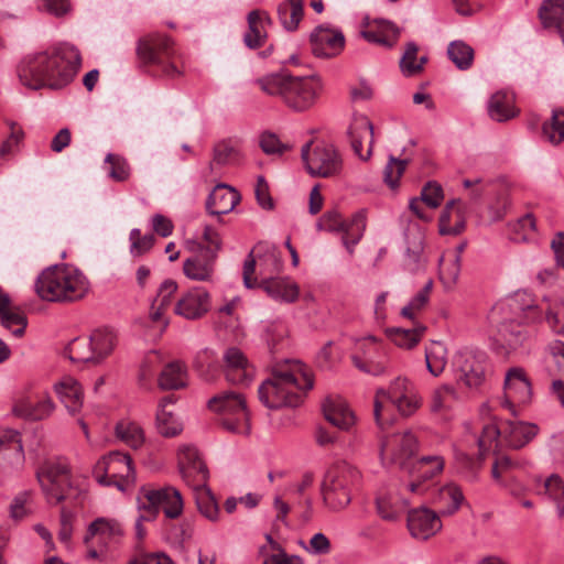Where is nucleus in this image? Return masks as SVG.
Segmentation results:
<instances>
[{"label":"nucleus","instance_id":"a878e982","mask_svg":"<svg viewBox=\"0 0 564 564\" xmlns=\"http://www.w3.org/2000/svg\"><path fill=\"white\" fill-rule=\"evenodd\" d=\"M124 535L122 523L115 518H96L87 528L84 543L89 544L95 538L104 545L119 542Z\"/></svg>","mask_w":564,"mask_h":564},{"label":"nucleus","instance_id":"a19ab883","mask_svg":"<svg viewBox=\"0 0 564 564\" xmlns=\"http://www.w3.org/2000/svg\"><path fill=\"white\" fill-rule=\"evenodd\" d=\"M177 290V283L174 280L166 279L158 290V295L152 302L150 318L154 323L163 321L165 308L171 304L172 295Z\"/></svg>","mask_w":564,"mask_h":564},{"label":"nucleus","instance_id":"58836bf2","mask_svg":"<svg viewBox=\"0 0 564 564\" xmlns=\"http://www.w3.org/2000/svg\"><path fill=\"white\" fill-rule=\"evenodd\" d=\"M267 544L260 546L259 553L263 557L262 564H303L300 556L289 555L285 551L267 535Z\"/></svg>","mask_w":564,"mask_h":564},{"label":"nucleus","instance_id":"13d9d810","mask_svg":"<svg viewBox=\"0 0 564 564\" xmlns=\"http://www.w3.org/2000/svg\"><path fill=\"white\" fill-rule=\"evenodd\" d=\"M438 500L445 505V509L442 512L453 514L459 509L464 495L457 485L448 484L440 489Z\"/></svg>","mask_w":564,"mask_h":564},{"label":"nucleus","instance_id":"ea45409f","mask_svg":"<svg viewBox=\"0 0 564 564\" xmlns=\"http://www.w3.org/2000/svg\"><path fill=\"white\" fill-rule=\"evenodd\" d=\"M270 23L271 21L267 12L258 10L249 12V48L259 47L264 43L267 26Z\"/></svg>","mask_w":564,"mask_h":564},{"label":"nucleus","instance_id":"c9c22d12","mask_svg":"<svg viewBox=\"0 0 564 564\" xmlns=\"http://www.w3.org/2000/svg\"><path fill=\"white\" fill-rule=\"evenodd\" d=\"M499 438L502 440V425L498 426L496 423H488L484 425L481 434L477 440L479 447V455L477 459H473L467 455H463L464 458L469 463L470 468L475 470V473L480 468L485 453L491 447L494 443H497Z\"/></svg>","mask_w":564,"mask_h":564},{"label":"nucleus","instance_id":"e433bc0d","mask_svg":"<svg viewBox=\"0 0 564 564\" xmlns=\"http://www.w3.org/2000/svg\"><path fill=\"white\" fill-rule=\"evenodd\" d=\"M488 113L491 119L503 122L516 117L517 111L513 107L512 95L498 91L494 94L488 104Z\"/></svg>","mask_w":564,"mask_h":564},{"label":"nucleus","instance_id":"338daca9","mask_svg":"<svg viewBox=\"0 0 564 564\" xmlns=\"http://www.w3.org/2000/svg\"><path fill=\"white\" fill-rule=\"evenodd\" d=\"M105 162L110 165L109 176L117 182H124L130 176V166L127 160L118 154L108 153Z\"/></svg>","mask_w":564,"mask_h":564},{"label":"nucleus","instance_id":"0eeeda50","mask_svg":"<svg viewBox=\"0 0 564 564\" xmlns=\"http://www.w3.org/2000/svg\"><path fill=\"white\" fill-rule=\"evenodd\" d=\"M138 508L135 521L142 524L154 521L161 508L166 518L176 519L183 511V499L181 492L171 486L159 489L143 487L138 496Z\"/></svg>","mask_w":564,"mask_h":564},{"label":"nucleus","instance_id":"c03bdc74","mask_svg":"<svg viewBox=\"0 0 564 564\" xmlns=\"http://www.w3.org/2000/svg\"><path fill=\"white\" fill-rule=\"evenodd\" d=\"M93 351L96 352V362L109 356L117 343L116 334L109 328L96 329L89 336Z\"/></svg>","mask_w":564,"mask_h":564},{"label":"nucleus","instance_id":"2eb2a0df","mask_svg":"<svg viewBox=\"0 0 564 564\" xmlns=\"http://www.w3.org/2000/svg\"><path fill=\"white\" fill-rule=\"evenodd\" d=\"M486 355L468 349L459 350L453 357L457 380L468 388H478L485 381Z\"/></svg>","mask_w":564,"mask_h":564},{"label":"nucleus","instance_id":"4be33fe9","mask_svg":"<svg viewBox=\"0 0 564 564\" xmlns=\"http://www.w3.org/2000/svg\"><path fill=\"white\" fill-rule=\"evenodd\" d=\"M210 307V294L200 286L192 288L184 293L175 305V313L186 319H197Z\"/></svg>","mask_w":564,"mask_h":564},{"label":"nucleus","instance_id":"5fc2aeb1","mask_svg":"<svg viewBox=\"0 0 564 564\" xmlns=\"http://www.w3.org/2000/svg\"><path fill=\"white\" fill-rule=\"evenodd\" d=\"M424 332V326H416L410 329L392 328L388 334L397 346L410 349L421 340Z\"/></svg>","mask_w":564,"mask_h":564},{"label":"nucleus","instance_id":"6e6d98bb","mask_svg":"<svg viewBox=\"0 0 564 564\" xmlns=\"http://www.w3.org/2000/svg\"><path fill=\"white\" fill-rule=\"evenodd\" d=\"M67 354L75 362H96V352L93 351L89 338H75L69 343Z\"/></svg>","mask_w":564,"mask_h":564},{"label":"nucleus","instance_id":"9b49d317","mask_svg":"<svg viewBox=\"0 0 564 564\" xmlns=\"http://www.w3.org/2000/svg\"><path fill=\"white\" fill-rule=\"evenodd\" d=\"M301 156L312 176L330 177L343 167V160L337 149L326 142H307L301 150Z\"/></svg>","mask_w":564,"mask_h":564},{"label":"nucleus","instance_id":"c85d7f7f","mask_svg":"<svg viewBox=\"0 0 564 564\" xmlns=\"http://www.w3.org/2000/svg\"><path fill=\"white\" fill-rule=\"evenodd\" d=\"M238 202L239 195L235 188L218 184L207 197L206 209L213 216H221L230 213Z\"/></svg>","mask_w":564,"mask_h":564},{"label":"nucleus","instance_id":"2f4dec72","mask_svg":"<svg viewBox=\"0 0 564 564\" xmlns=\"http://www.w3.org/2000/svg\"><path fill=\"white\" fill-rule=\"evenodd\" d=\"M325 419L339 430L347 431L355 424V415L347 403L339 398H327L323 403Z\"/></svg>","mask_w":564,"mask_h":564},{"label":"nucleus","instance_id":"72a5a7b5","mask_svg":"<svg viewBox=\"0 0 564 564\" xmlns=\"http://www.w3.org/2000/svg\"><path fill=\"white\" fill-rule=\"evenodd\" d=\"M54 409L55 404L50 397H44L35 403L25 398L15 403L13 412L18 416L37 421L48 417Z\"/></svg>","mask_w":564,"mask_h":564},{"label":"nucleus","instance_id":"e2e57ef3","mask_svg":"<svg viewBox=\"0 0 564 564\" xmlns=\"http://www.w3.org/2000/svg\"><path fill=\"white\" fill-rule=\"evenodd\" d=\"M156 423L160 433L166 437L175 436L182 430L174 413L164 408L158 410Z\"/></svg>","mask_w":564,"mask_h":564},{"label":"nucleus","instance_id":"f704fd0d","mask_svg":"<svg viewBox=\"0 0 564 564\" xmlns=\"http://www.w3.org/2000/svg\"><path fill=\"white\" fill-rule=\"evenodd\" d=\"M510 310L522 315V319L527 323H533L542 318V310L535 304L534 299L527 292H517L509 300Z\"/></svg>","mask_w":564,"mask_h":564},{"label":"nucleus","instance_id":"37998d69","mask_svg":"<svg viewBox=\"0 0 564 564\" xmlns=\"http://www.w3.org/2000/svg\"><path fill=\"white\" fill-rule=\"evenodd\" d=\"M455 206L456 200L448 202L440 216V232L442 235H458L465 229L462 213Z\"/></svg>","mask_w":564,"mask_h":564},{"label":"nucleus","instance_id":"0e129e2a","mask_svg":"<svg viewBox=\"0 0 564 564\" xmlns=\"http://www.w3.org/2000/svg\"><path fill=\"white\" fill-rule=\"evenodd\" d=\"M460 273V257L455 254L452 259H442L440 263V279L445 286H453Z\"/></svg>","mask_w":564,"mask_h":564},{"label":"nucleus","instance_id":"79ce46f5","mask_svg":"<svg viewBox=\"0 0 564 564\" xmlns=\"http://www.w3.org/2000/svg\"><path fill=\"white\" fill-rule=\"evenodd\" d=\"M303 0H285L278 7L281 24L288 31H295L303 19Z\"/></svg>","mask_w":564,"mask_h":564},{"label":"nucleus","instance_id":"a211bd4d","mask_svg":"<svg viewBox=\"0 0 564 564\" xmlns=\"http://www.w3.org/2000/svg\"><path fill=\"white\" fill-rule=\"evenodd\" d=\"M25 455L20 432L4 430L0 432V473L11 474L23 468Z\"/></svg>","mask_w":564,"mask_h":564},{"label":"nucleus","instance_id":"1a4fd4ad","mask_svg":"<svg viewBox=\"0 0 564 564\" xmlns=\"http://www.w3.org/2000/svg\"><path fill=\"white\" fill-rule=\"evenodd\" d=\"M93 473L100 485H115L120 490H126L135 482V471L131 457L118 451L101 457L96 463Z\"/></svg>","mask_w":564,"mask_h":564},{"label":"nucleus","instance_id":"20e7f679","mask_svg":"<svg viewBox=\"0 0 564 564\" xmlns=\"http://www.w3.org/2000/svg\"><path fill=\"white\" fill-rule=\"evenodd\" d=\"M89 290V281L77 268L55 264L46 268L35 281V292L48 302H75Z\"/></svg>","mask_w":564,"mask_h":564},{"label":"nucleus","instance_id":"f03ea898","mask_svg":"<svg viewBox=\"0 0 564 564\" xmlns=\"http://www.w3.org/2000/svg\"><path fill=\"white\" fill-rule=\"evenodd\" d=\"M314 386L310 369L300 360H285L273 367L272 375L259 388V399L269 409L297 406L303 393Z\"/></svg>","mask_w":564,"mask_h":564},{"label":"nucleus","instance_id":"603ef678","mask_svg":"<svg viewBox=\"0 0 564 564\" xmlns=\"http://www.w3.org/2000/svg\"><path fill=\"white\" fill-rule=\"evenodd\" d=\"M543 137L552 144H560L564 140V109H554L551 119L542 126Z\"/></svg>","mask_w":564,"mask_h":564},{"label":"nucleus","instance_id":"a18cd8bd","mask_svg":"<svg viewBox=\"0 0 564 564\" xmlns=\"http://www.w3.org/2000/svg\"><path fill=\"white\" fill-rule=\"evenodd\" d=\"M539 18L544 28L561 30L564 23V0H544L539 10Z\"/></svg>","mask_w":564,"mask_h":564},{"label":"nucleus","instance_id":"c756f323","mask_svg":"<svg viewBox=\"0 0 564 564\" xmlns=\"http://www.w3.org/2000/svg\"><path fill=\"white\" fill-rule=\"evenodd\" d=\"M223 369L226 380L231 384H239L247 378V357L236 347H227L223 355Z\"/></svg>","mask_w":564,"mask_h":564},{"label":"nucleus","instance_id":"4c0bfd02","mask_svg":"<svg viewBox=\"0 0 564 564\" xmlns=\"http://www.w3.org/2000/svg\"><path fill=\"white\" fill-rule=\"evenodd\" d=\"M186 386V368L180 361L167 364L160 373L159 387L162 390H177Z\"/></svg>","mask_w":564,"mask_h":564},{"label":"nucleus","instance_id":"7c9ffc66","mask_svg":"<svg viewBox=\"0 0 564 564\" xmlns=\"http://www.w3.org/2000/svg\"><path fill=\"white\" fill-rule=\"evenodd\" d=\"M54 390L70 415H76L80 412L83 408V389L76 379L65 377L55 383Z\"/></svg>","mask_w":564,"mask_h":564},{"label":"nucleus","instance_id":"5701e85b","mask_svg":"<svg viewBox=\"0 0 564 564\" xmlns=\"http://www.w3.org/2000/svg\"><path fill=\"white\" fill-rule=\"evenodd\" d=\"M408 529L413 538L427 540L442 529V521L431 509H413L408 514Z\"/></svg>","mask_w":564,"mask_h":564},{"label":"nucleus","instance_id":"b1692460","mask_svg":"<svg viewBox=\"0 0 564 564\" xmlns=\"http://www.w3.org/2000/svg\"><path fill=\"white\" fill-rule=\"evenodd\" d=\"M344 44L340 31L319 25L311 34L312 52L317 57H334L341 52Z\"/></svg>","mask_w":564,"mask_h":564},{"label":"nucleus","instance_id":"cd10ccee","mask_svg":"<svg viewBox=\"0 0 564 564\" xmlns=\"http://www.w3.org/2000/svg\"><path fill=\"white\" fill-rule=\"evenodd\" d=\"M539 427L522 421H506L502 424V442L510 448L519 449L535 437Z\"/></svg>","mask_w":564,"mask_h":564},{"label":"nucleus","instance_id":"052dcab7","mask_svg":"<svg viewBox=\"0 0 564 564\" xmlns=\"http://www.w3.org/2000/svg\"><path fill=\"white\" fill-rule=\"evenodd\" d=\"M417 46L414 43H409L405 47L404 54L400 61V67L402 73L406 76H412L419 73L423 64L426 62V57H421L420 63H416Z\"/></svg>","mask_w":564,"mask_h":564},{"label":"nucleus","instance_id":"f8f14e48","mask_svg":"<svg viewBox=\"0 0 564 564\" xmlns=\"http://www.w3.org/2000/svg\"><path fill=\"white\" fill-rule=\"evenodd\" d=\"M208 409L221 413V426L231 433H238L241 419L247 417V399L241 390H227L209 399Z\"/></svg>","mask_w":564,"mask_h":564},{"label":"nucleus","instance_id":"de8ad7c7","mask_svg":"<svg viewBox=\"0 0 564 564\" xmlns=\"http://www.w3.org/2000/svg\"><path fill=\"white\" fill-rule=\"evenodd\" d=\"M425 361L429 371L437 377L440 376L447 364V349L441 341H432L425 348Z\"/></svg>","mask_w":564,"mask_h":564},{"label":"nucleus","instance_id":"4d7b16f0","mask_svg":"<svg viewBox=\"0 0 564 564\" xmlns=\"http://www.w3.org/2000/svg\"><path fill=\"white\" fill-rule=\"evenodd\" d=\"M116 434L122 442L134 449L139 448L144 442L142 429L133 422L118 423Z\"/></svg>","mask_w":564,"mask_h":564},{"label":"nucleus","instance_id":"393cba45","mask_svg":"<svg viewBox=\"0 0 564 564\" xmlns=\"http://www.w3.org/2000/svg\"><path fill=\"white\" fill-rule=\"evenodd\" d=\"M519 467L520 464L518 460L502 455L496 458L491 468L492 479L514 497H521L525 491L524 486L520 484L513 475Z\"/></svg>","mask_w":564,"mask_h":564},{"label":"nucleus","instance_id":"3c124183","mask_svg":"<svg viewBox=\"0 0 564 564\" xmlns=\"http://www.w3.org/2000/svg\"><path fill=\"white\" fill-rule=\"evenodd\" d=\"M236 158L234 147L227 141H220L214 147L213 159L208 164L210 176L217 175L220 167L230 164Z\"/></svg>","mask_w":564,"mask_h":564},{"label":"nucleus","instance_id":"864d4df0","mask_svg":"<svg viewBox=\"0 0 564 564\" xmlns=\"http://www.w3.org/2000/svg\"><path fill=\"white\" fill-rule=\"evenodd\" d=\"M535 218L532 214H525L514 223L509 224L511 239L516 242L531 240L535 234Z\"/></svg>","mask_w":564,"mask_h":564},{"label":"nucleus","instance_id":"ddd939ff","mask_svg":"<svg viewBox=\"0 0 564 564\" xmlns=\"http://www.w3.org/2000/svg\"><path fill=\"white\" fill-rule=\"evenodd\" d=\"M316 227L318 230L343 232V245L352 253L366 229V212L359 210L349 221H345L338 212L329 210L318 219Z\"/></svg>","mask_w":564,"mask_h":564},{"label":"nucleus","instance_id":"f257e3e1","mask_svg":"<svg viewBox=\"0 0 564 564\" xmlns=\"http://www.w3.org/2000/svg\"><path fill=\"white\" fill-rule=\"evenodd\" d=\"M82 65L78 48L59 44L51 50L26 55L18 66L20 83L30 89L61 88L73 80Z\"/></svg>","mask_w":564,"mask_h":564},{"label":"nucleus","instance_id":"bf43d9fd","mask_svg":"<svg viewBox=\"0 0 564 564\" xmlns=\"http://www.w3.org/2000/svg\"><path fill=\"white\" fill-rule=\"evenodd\" d=\"M260 149L268 155H282L291 150V145L280 140L278 134L271 131H263L258 137Z\"/></svg>","mask_w":564,"mask_h":564},{"label":"nucleus","instance_id":"473e14b6","mask_svg":"<svg viewBox=\"0 0 564 564\" xmlns=\"http://www.w3.org/2000/svg\"><path fill=\"white\" fill-rule=\"evenodd\" d=\"M399 34V29L387 20H376L361 32L368 42L386 47H392L397 43Z\"/></svg>","mask_w":564,"mask_h":564},{"label":"nucleus","instance_id":"69168bd1","mask_svg":"<svg viewBox=\"0 0 564 564\" xmlns=\"http://www.w3.org/2000/svg\"><path fill=\"white\" fill-rule=\"evenodd\" d=\"M0 318H1V325L6 329L10 330L13 336H15V337L23 336L26 325H28L26 317L23 314L17 313V312H11L8 308H6L3 311V313L0 314Z\"/></svg>","mask_w":564,"mask_h":564},{"label":"nucleus","instance_id":"680f3d73","mask_svg":"<svg viewBox=\"0 0 564 564\" xmlns=\"http://www.w3.org/2000/svg\"><path fill=\"white\" fill-rule=\"evenodd\" d=\"M243 307V300L241 296L236 295L230 299L225 297L224 304L220 305L216 315L220 321L223 317H228L229 322H224L225 326H235L234 322L238 321V312Z\"/></svg>","mask_w":564,"mask_h":564},{"label":"nucleus","instance_id":"49530a36","mask_svg":"<svg viewBox=\"0 0 564 564\" xmlns=\"http://www.w3.org/2000/svg\"><path fill=\"white\" fill-rule=\"evenodd\" d=\"M444 458L438 455L423 456L414 464V475L420 482L427 481L440 475L444 469Z\"/></svg>","mask_w":564,"mask_h":564},{"label":"nucleus","instance_id":"423d86ee","mask_svg":"<svg viewBox=\"0 0 564 564\" xmlns=\"http://www.w3.org/2000/svg\"><path fill=\"white\" fill-rule=\"evenodd\" d=\"M386 401L393 404L402 416H411L422 404L415 386L408 378H395L388 389L380 388L376 391L373 415L379 426L383 425L382 411Z\"/></svg>","mask_w":564,"mask_h":564},{"label":"nucleus","instance_id":"4468645a","mask_svg":"<svg viewBox=\"0 0 564 564\" xmlns=\"http://www.w3.org/2000/svg\"><path fill=\"white\" fill-rule=\"evenodd\" d=\"M186 248L192 253L183 262L184 274L193 281L214 282L217 256L212 250H203L199 240H186Z\"/></svg>","mask_w":564,"mask_h":564},{"label":"nucleus","instance_id":"774afa93","mask_svg":"<svg viewBox=\"0 0 564 564\" xmlns=\"http://www.w3.org/2000/svg\"><path fill=\"white\" fill-rule=\"evenodd\" d=\"M408 160H400L394 158L393 155L389 156L388 163L383 170L384 182L391 187L394 188L400 177L405 171L408 165Z\"/></svg>","mask_w":564,"mask_h":564},{"label":"nucleus","instance_id":"9d476101","mask_svg":"<svg viewBox=\"0 0 564 564\" xmlns=\"http://www.w3.org/2000/svg\"><path fill=\"white\" fill-rule=\"evenodd\" d=\"M176 51L170 37L160 34H151L141 37L137 46V55L145 65L159 66L167 76L178 74L173 58Z\"/></svg>","mask_w":564,"mask_h":564},{"label":"nucleus","instance_id":"09e8293b","mask_svg":"<svg viewBox=\"0 0 564 564\" xmlns=\"http://www.w3.org/2000/svg\"><path fill=\"white\" fill-rule=\"evenodd\" d=\"M195 491V500L199 512L208 520L216 521L219 516L218 503L210 489L205 484L202 487L193 488Z\"/></svg>","mask_w":564,"mask_h":564},{"label":"nucleus","instance_id":"39448f33","mask_svg":"<svg viewBox=\"0 0 564 564\" xmlns=\"http://www.w3.org/2000/svg\"><path fill=\"white\" fill-rule=\"evenodd\" d=\"M359 470L347 462L333 464L322 484L324 503L333 511L345 509L351 501V491L359 482Z\"/></svg>","mask_w":564,"mask_h":564},{"label":"nucleus","instance_id":"412c9836","mask_svg":"<svg viewBox=\"0 0 564 564\" xmlns=\"http://www.w3.org/2000/svg\"><path fill=\"white\" fill-rule=\"evenodd\" d=\"M348 137L354 153L367 161L372 154L375 141L372 122L366 116L356 117L349 127Z\"/></svg>","mask_w":564,"mask_h":564},{"label":"nucleus","instance_id":"7ed1b4c3","mask_svg":"<svg viewBox=\"0 0 564 564\" xmlns=\"http://www.w3.org/2000/svg\"><path fill=\"white\" fill-rule=\"evenodd\" d=\"M254 86L269 96H278L294 111H305L317 100L323 84L318 76H292L273 73L254 80Z\"/></svg>","mask_w":564,"mask_h":564},{"label":"nucleus","instance_id":"8fccbe9b","mask_svg":"<svg viewBox=\"0 0 564 564\" xmlns=\"http://www.w3.org/2000/svg\"><path fill=\"white\" fill-rule=\"evenodd\" d=\"M448 58L460 70L470 68L474 61V50L463 41H453L447 47Z\"/></svg>","mask_w":564,"mask_h":564},{"label":"nucleus","instance_id":"aec40b11","mask_svg":"<svg viewBox=\"0 0 564 564\" xmlns=\"http://www.w3.org/2000/svg\"><path fill=\"white\" fill-rule=\"evenodd\" d=\"M178 467L183 479L193 488L207 484L209 477L207 466L194 446L184 445L180 448Z\"/></svg>","mask_w":564,"mask_h":564},{"label":"nucleus","instance_id":"dca6fc26","mask_svg":"<svg viewBox=\"0 0 564 564\" xmlns=\"http://www.w3.org/2000/svg\"><path fill=\"white\" fill-rule=\"evenodd\" d=\"M281 269L282 261L275 247L268 241L258 242L249 251V289L259 283L257 276L252 278L253 273L268 278L278 274Z\"/></svg>","mask_w":564,"mask_h":564},{"label":"nucleus","instance_id":"6ab92c4d","mask_svg":"<svg viewBox=\"0 0 564 564\" xmlns=\"http://www.w3.org/2000/svg\"><path fill=\"white\" fill-rule=\"evenodd\" d=\"M532 397L531 382L524 370L519 367L510 368L505 379V400L503 408H508L514 413V404H527Z\"/></svg>","mask_w":564,"mask_h":564},{"label":"nucleus","instance_id":"f3484780","mask_svg":"<svg viewBox=\"0 0 564 564\" xmlns=\"http://www.w3.org/2000/svg\"><path fill=\"white\" fill-rule=\"evenodd\" d=\"M416 451V436L411 431H404L387 436L381 443L380 453L383 462L404 467Z\"/></svg>","mask_w":564,"mask_h":564},{"label":"nucleus","instance_id":"6e6552de","mask_svg":"<svg viewBox=\"0 0 564 564\" xmlns=\"http://www.w3.org/2000/svg\"><path fill=\"white\" fill-rule=\"evenodd\" d=\"M36 479L50 505L63 502L72 488V471L62 459H46L36 469Z\"/></svg>","mask_w":564,"mask_h":564},{"label":"nucleus","instance_id":"bb28decb","mask_svg":"<svg viewBox=\"0 0 564 564\" xmlns=\"http://www.w3.org/2000/svg\"><path fill=\"white\" fill-rule=\"evenodd\" d=\"M256 288L262 289L270 297L283 303H294L300 296V286L290 276L262 278Z\"/></svg>","mask_w":564,"mask_h":564}]
</instances>
